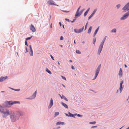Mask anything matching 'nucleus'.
<instances>
[{
	"instance_id": "1",
	"label": "nucleus",
	"mask_w": 129,
	"mask_h": 129,
	"mask_svg": "<svg viewBox=\"0 0 129 129\" xmlns=\"http://www.w3.org/2000/svg\"><path fill=\"white\" fill-rule=\"evenodd\" d=\"M24 114V113L19 111L14 112L12 111L10 114V118L12 122H15L19 118L20 116Z\"/></svg>"
},
{
	"instance_id": "2",
	"label": "nucleus",
	"mask_w": 129,
	"mask_h": 129,
	"mask_svg": "<svg viewBox=\"0 0 129 129\" xmlns=\"http://www.w3.org/2000/svg\"><path fill=\"white\" fill-rule=\"evenodd\" d=\"M106 36H105V38L103 40L100 45L98 52V54L99 55L100 54V53L102 51L104 42L106 40Z\"/></svg>"
},
{
	"instance_id": "3",
	"label": "nucleus",
	"mask_w": 129,
	"mask_h": 129,
	"mask_svg": "<svg viewBox=\"0 0 129 129\" xmlns=\"http://www.w3.org/2000/svg\"><path fill=\"white\" fill-rule=\"evenodd\" d=\"M1 113L3 114V117L4 118H6L10 114L9 111L7 110H3Z\"/></svg>"
},
{
	"instance_id": "4",
	"label": "nucleus",
	"mask_w": 129,
	"mask_h": 129,
	"mask_svg": "<svg viewBox=\"0 0 129 129\" xmlns=\"http://www.w3.org/2000/svg\"><path fill=\"white\" fill-rule=\"evenodd\" d=\"M101 64H100L99 66H98V67L97 68V69L95 71V77L93 79H92V80H94L97 77L100 71L101 67Z\"/></svg>"
},
{
	"instance_id": "5",
	"label": "nucleus",
	"mask_w": 129,
	"mask_h": 129,
	"mask_svg": "<svg viewBox=\"0 0 129 129\" xmlns=\"http://www.w3.org/2000/svg\"><path fill=\"white\" fill-rule=\"evenodd\" d=\"M7 103L8 105H13L14 104H16V103H20V102L19 101H7Z\"/></svg>"
},
{
	"instance_id": "6",
	"label": "nucleus",
	"mask_w": 129,
	"mask_h": 129,
	"mask_svg": "<svg viewBox=\"0 0 129 129\" xmlns=\"http://www.w3.org/2000/svg\"><path fill=\"white\" fill-rule=\"evenodd\" d=\"M129 15V11L128 12L124 14L122 17L120 18V19L121 20H123L126 18L128 17Z\"/></svg>"
},
{
	"instance_id": "7",
	"label": "nucleus",
	"mask_w": 129,
	"mask_h": 129,
	"mask_svg": "<svg viewBox=\"0 0 129 129\" xmlns=\"http://www.w3.org/2000/svg\"><path fill=\"white\" fill-rule=\"evenodd\" d=\"M84 27L83 26L82 29H75L74 30V31L76 33H79L82 32L83 30Z\"/></svg>"
},
{
	"instance_id": "8",
	"label": "nucleus",
	"mask_w": 129,
	"mask_h": 129,
	"mask_svg": "<svg viewBox=\"0 0 129 129\" xmlns=\"http://www.w3.org/2000/svg\"><path fill=\"white\" fill-rule=\"evenodd\" d=\"M122 10L124 11L129 10V3L127 4L122 8Z\"/></svg>"
},
{
	"instance_id": "9",
	"label": "nucleus",
	"mask_w": 129,
	"mask_h": 129,
	"mask_svg": "<svg viewBox=\"0 0 129 129\" xmlns=\"http://www.w3.org/2000/svg\"><path fill=\"white\" fill-rule=\"evenodd\" d=\"M47 4L48 5H56L54 3V2L52 1H48L47 2Z\"/></svg>"
},
{
	"instance_id": "10",
	"label": "nucleus",
	"mask_w": 129,
	"mask_h": 129,
	"mask_svg": "<svg viewBox=\"0 0 129 129\" xmlns=\"http://www.w3.org/2000/svg\"><path fill=\"white\" fill-rule=\"evenodd\" d=\"M81 6H80L78 8L77 11L76 12V14L75 15V17H78L79 16L81 15V14H79V10L81 8Z\"/></svg>"
},
{
	"instance_id": "11",
	"label": "nucleus",
	"mask_w": 129,
	"mask_h": 129,
	"mask_svg": "<svg viewBox=\"0 0 129 129\" xmlns=\"http://www.w3.org/2000/svg\"><path fill=\"white\" fill-rule=\"evenodd\" d=\"M30 29L33 32H35L36 31L35 28L32 24H31L30 25Z\"/></svg>"
},
{
	"instance_id": "12",
	"label": "nucleus",
	"mask_w": 129,
	"mask_h": 129,
	"mask_svg": "<svg viewBox=\"0 0 129 129\" xmlns=\"http://www.w3.org/2000/svg\"><path fill=\"white\" fill-rule=\"evenodd\" d=\"M7 76H5V77H2L0 78V82H2L3 81H4L5 79L7 78Z\"/></svg>"
},
{
	"instance_id": "13",
	"label": "nucleus",
	"mask_w": 129,
	"mask_h": 129,
	"mask_svg": "<svg viewBox=\"0 0 129 129\" xmlns=\"http://www.w3.org/2000/svg\"><path fill=\"white\" fill-rule=\"evenodd\" d=\"M53 104V99L52 98H51L50 101V104L49 105L48 107L49 108H51V107L52 106Z\"/></svg>"
},
{
	"instance_id": "14",
	"label": "nucleus",
	"mask_w": 129,
	"mask_h": 129,
	"mask_svg": "<svg viewBox=\"0 0 129 129\" xmlns=\"http://www.w3.org/2000/svg\"><path fill=\"white\" fill-rule=\"evenodd\" d=\"M123 83V81H121L120 82V90L121 91V92L123 89V87H122V84Z\"/></svg>"
},
{
	"instance_id": "15",
	"label": "nucleus",
	"mask_w": 129,
	"mask_h": 129,
	"mask_svg": "<svg viewBox=\"0 0 129 129\" xmlns=\"http://www.w3.org/2000/svg\"><path fill=\"white\" fill-rule=\"evenodd\" d=\"M59 95L60 96L61 99H63L66 101H68V99H67V98H66L65 96H64L63 95H62V96L60 94H59Z\"/></svg>"
},
{
	"instance_id": "16",
	"label": "nucleus",
	"mask_w": 129,
	"mask_h": 129,
	"mask_svg": "<svg viewBox=\"0 0 129 129\" xmlns=\"http://www.w3.org/2000/svg\"><path fill=\"white\" fill-rule=\"evenodd\" d=\"M99 26H98V27L97 28V29L95 30V31L94 33V35H93L94 37H95V35L96 34L98 31V30L99 29Z\"/></svg>"
},
{
	"instance_id": "17",
	"label": "nucleus",
	"mask_w": 129,
	"mask_h": 129,
	"mask_svg": "<svg viewBox=\"0 0 129 129\" xmlns=\"http://www.w3.org/2000/svg\"><path fill=\"white\" fill-rule=\"evenodd\" d=\"M36 93H37V90H36L35 92L33 94V95H32V99H34L35 98L36 96Z\"/></svg>"
},
{
	"instance_id": "18",
	"label": "nucleus",
	"mask_w": 129,
	"mask_h": 129,
	"mask_svg": "<svg viewBox=\"0 0 129 129\" xmlns=\"http://www.w3.org/2000/svg\"><path fill=\"white\" fill-rule=\"evenodd\" d=\"M62 105L65 107L67 108H68V107L67 105L65 104V103H63L62 102L61 103Z\"/></svg>"
},
{
	"instance_id": "19",
	"label": "nucleus",
	"mask_w": 129,
	"mask_h": 129,
	"mask_svg": "<svg viewBox=\"0 0 129 129\" xmlns=\"http://www.w3.org/2000/svg\"><path fill=\"white\" fill-rule=\"evenodd\" d=\"M92 27L91 26H90L88 30V32H87V33L88 34H90V33H91V29H92Z\"/></svg>"
},
{
	"instance_id": "20",
	"label": "nucleus",
	"mask_w": 129,
	"mask_h": 129,
	"mask_svg": "<svg viewBox=\"0 0 129 129\" xmlns=\"http://www.w3.org/2000/svg\"><path fill=\"white\" fill-rule=\"evenodd\" d=\"M122 70L121 68L120 69L119 71V75L120 76H122Z\"/></svg>"
},
{
	"instance_id": "21",
	"label": "nucleus",
	"mask_w": 129,
	"mask_h": 129,
	"mask_svg": "<svg viewBox=\"0 0 129 129\" xmlns=\"http://www.w3.org/2000/svg\"><path fill=\"white\" fill-rule=\"evenodd\" d=\"M90 8L88 9L85 12L84 14V16H85L88 13L89 10Z\"/></svg>"
},
{
	"instance_id": "22",
	"label": "nucleus",
	"mask_w": 129,
	"mask_h": 129,
	"mask_svg": "<svg viewBox=\"0 0 129 129\" xmlns=\"http://www.w3.org/2000/svg\"><path fill=\"white\" fill-rule=\"evenodd\" d=\"M64 122H58L56 123L57 125L63 124Z\"/></svg>"
},
{
	"instance_id": "23",
	"label": "nucleus",
	"mask_w": 129,
	"mask_h": 129,
	"mask_svg": "<svg viewBox=\"0 0 129 129\" xmlns=\"http://www.w3.org/2000/svg\"><path fill=\"white\" fill-rule=\"evenodd\" d=\"M46 71L49 73L50 74H51L52 73H51V72L49 70H48L47 68L46 69Z\"/></svg>"
},
{
	"instance_id": "24",
	"label": "nucleus",
	"mask_w": 129,
	"mask_h": 129,
	"mask_svg": "<svg viewBox=\"0 0 129 129\" xmlns=\"http://www.w3.org/2000/svg\"><path fill=\"white\" fill-rule=\"evenodd\" d=\"M4 110L3 109V107L2 106H0V112H2V111Z\"/></svg>"
},
{
	"instance_id": "25",
	"label": "nucleus",
	"mask_w": 129,
	"mask_h": 129,
	"mask_svg": "<svg viewBox=\"0 0 129 129\" xmlns=\"http://www.w3.org/2000/svg\"><path fill=\"white\" fill-rule=\"evenodd\" d=\"M116 29L115 28L113 29L111 31V32L112 33H115L116 31Z\"/></svg>"
},
{
	"instance_id": "26",
	"label": "nucleus",
	"mask_w": 129,
	"mask_h": 129,
	"mask_svg": "<svg viewBox=\"0 0 129 129\" xmlns=\"http://www.w3.org/2000/svg\"><path fill=\"white\" fill-rule=\"evenodd\" d=\"M30 55L31 56H33V52L32 50H30Z\"/></svg>"
},
{
	"instance_id": "27",
	"label": "nucleus",
	"mask_w": 129,
	"mask_h": 129,
	"mask_svg": "<svg viewBox=\"0 0 129 129\" xmlns=\"http://www.w3.org/2000/svg\"><path fill=\"white\" fill-rule=\"evenodd\" d=\"M96 41V38H94L93 40V44H94Z\"/></svg>"
},
{
	"instance_id": "28",
	"label": "nucleus",
	"mask_w": 129,
	"mask_h": 129,
	"mask_svg": "<svg viewBox=\"0 0 129 129\" xmlns=\"http://www.w3.org/2000/svg\"><path fill=\"white\" fill-rule=\"evenodd\" d=\"M96 11V9H95L94 11H93V13H92V14L93 15L95 13Z\"/></svg>"
},
{
	"instance_id": "29",
	"label": "nucleus",
	"mask_w": 129,
	"mask_h": 129,
	"mask_svg": "<svg viewBox=\"0 0 129 129\" xmlns=\"http://www.w3.org/2000/svg\"><path fill=\"white\" fill-rule=\"evenodd\" d=\"M96 122L95 121H93L90 122V124H94L96 123Z\"/></svg>"
},
{
	"instance_id": "30",
	"label": "nucleus",
	"mask_w": 129,
	"mask_h": 129,
	"mask_svg": "<svg viewBox=\"0 0 129 129\" xmlns=\"http://www.w3.org/2000/svg\"><path fill=\"white\" fill-rule=\"evenodd\" d=\"M76 52L78 54H81V52H80V51L79 50H76Z\"/></svg>"
},
{
	"instance_id": "31",
	"label": "nucleus",
	"mask_w": 129,
	"mask_h": 129,
	"mask_svg": "<svg viewBox=\"0 0 129 129\" xmlns=\"http://www.w3.org/2000/svg\"><path fill=\"white\" fill-rule=\"evenodd\" d=\"M93 15L92 14L90 15V16H89L88 17V19H89L91 17H92Z\"/></svg>"
},
{
	"instance_id": "32",
	"label": "nucleus",
	"mask_w": 129,
	"mask_h": 129,
	"mask_svg": "<svg viewBox=\"0 0 129 129\" xmlns=\"http://www.w3.org/2000/svg\"><path fill=\"white\" fill-rule=\"evenodd\" d=\"M31 37H28L26 38L25 39V40L26 41H27L28 40H29L30 39Z\"/></svg>"
},
{
	"instance_id": "33",
	"label": "nucleus",
	"mask_w": 129,
	"mask_h": 129,
	"mask_svg": "<svg viewBox=\"0 0 129 129\" xmlns=\"http://www.w3.org/2000/svg\"><path fill=\"white\" fill-rule=\"evenodd\" d=\"M59 113L58 112H56L55 113V116L58 115L59 114Z\"/></svg>"
},
{
	"instance_id": "34",
	"label": "nucleus",
	"mask_w": 129,
	"mask_h": 129,
	"mask_svg": "<svg viewBox=\"0 0 129 129\" xmlns=\"http://www.w3.org/2000/svg\"><path fill=\"white\" fill-rule=\"evenodd\" d=\"M87 24H88V22H87L85 25V29L84 30H85L86 29Z\"/></svg>"
},
{
	"instance_id": "35",
	"label": "nucleus",
	"mask_w": 129,
	"mask_h": 129,
	"mask_svg": "<svg viewBox=\"0 0 129 129\" xmlns=\"http://www.w3.org/2000/svg\"><path fill=\"white\" fill-rule=\"evenodd\" d=\"M68 113L69 114V116L72 117V116H73V114L71 113L70 112H69Z\"/></svg>"
},
{
	"instance_id": "36",
	"label": "nucleus",
	"mask_w": 129,
	"mask_h": 129,
	"mask_svg": "<svg viewBox=\"0 0 129 129\" xmlns=\"http://www.w3.org/2000/svg\"><path fill=\"white\" fill-rule=\"evenodd\" d=\"M120 4L118 5H117L116 6V7H117L118 9L120 7Z\"/></svg>"
},
{
	"instance_id": "37",
	"label": "nucleus",
	"mask_w": 129,
	"mask_h": 129,
	"mask_svg": "<svg viewBox=\"0 0 129 129\" xmlns=\"http://www.w3.org/2000/svg\"><path fill=\"white\" fill-rule=\"evenodd\" d=\"M61 77H62V79H63L65 80H66V78L65 77L63 76H61Z\"/></svg>"
},
{
	"instance_id": "38",
	"label": "nucleus",
	"mask_w": 129,
	"mask_h": 129,
	"mask_svg": "<svg viewBox=\"0 0 129 129\" xmlns=\"http://www.w3.org/2000/svg\"><path fill=\"white\" fill-rule=\"evenodd\" d=\"M60 39L61 40H63V37L62 36H61L60 38Z\"/></svg>"
},
{
	"instance_id": "39",
	"label": "nucleus",
	"mask_w": 129,
	"mask_h": 129,
	"mask_svg": "<svg viewBox=\"0 0 129 129\" xmlns=\"http://www.w3.org/2000/svg\"><path fill=\"white\" fill-rule=\"evenodd\" d=\"M77 116L78 117H82V115H80L79 114H78L77 115Z\"/></svg>"
},
{
	"instance_id": "40",
	"label": "nucleus",
	"mask_w": 129,
	"mask_h": 129,
	"mask_svg": "<svg viewBox=\"0 0 129 129\" xmlns=\"http://www.w3.org/2000/svg\"><path fill=\"white\" fill-rule=\"evenodd\" d=\"M62 11L63 12H67V13L68 12H69V11H64V10H62Z\"/></svg>"
},
{
	"instance_id": "41",
	"label": "nucleus",
	"mask_w": 129,
	"mask_h": 129,
	"mask_svg": "<svg viewBox=\"0 0 129 129\" xmlns=\"http://www.w3.org/2000/svg\"><path fill=\"white\" fill-rule=\"evenodd\" d=\"M26 41H25V45H27V46H28V45H27V42H26Z\"/></svg>"
},
{
	"instance_id": "42",
	"label": "nucleus",
	"mask_w": 129,
	"mask_h": 129,
	"mask_svg": "<svg viewBox=\"0 0 129 129\" xmlns=\"http://www.w3.org/2000/svg\"><path fill=\"white\" fill-rule=\"evenodd\" d=\"M29 48H30V50H32L31 47V45H29Z\"/></svg>"
},
{
	"instance_id": "43",
	"label": "nucleus",
	"mask_w": 129,
	"mask_h": 129,
	"mask_svg": "<svg viewBox=\"0 0 129 129\" xmlns=\"http://www.w3.org/2000/svg\"><path fill=\"white\" fill-rule=\"evenodd\" d=\"M76 114H73V116H72V117H75V116H76Z\"/></svg>"
},
{
	"instance_id": "44",
	"label": "nucleus",
	"mask_w": 129,
	"mask_h": 129,
	"mask_svg": "<svg viewBox=\"0 0 129 129\" xmlns=\"http://www.w3.org/2000/svg\"><path fill=\"white\" fill-rule=\"evenodd\" d=\"M72 68L73 69H75V68H74V66H72Z\"/></svg>"
},
{
	"instance_id": "45",
	"label": "nucleus",
	"mask_w": 129,
	"mask_h": 129,
	"mask_svg": "<svg viewBox=\"0 0 129 129\" xmlns=\"http://www.w3.org/2000/svg\"><path fill=\"white\" fill-rule=\"evenodd\" d=\"M51 58H52V59L53 60H54V58H53V57L52 56V55H51Z\"/></svg>"
},
{
	"instance_id": "46",
	"label": "nucleus",
	"mask_w": 129,
	"mask_h": 129,
	"mask_svg": "<svg viewBox=\"0 0 129 129\" xmlns=\"http://www.w3.org/2000/svg\"><path fill=\"white\" fill-rule=\"evenodd\" d=\"M65 20H67V21H69V19H67V18H66L65 19Z\"/></svg>"
},
{
	"instance_id": "47",
	"label": "nucleus",
	"mask_w": 129,
	"mask_h": 129,
	"mask_svg": "<svg viewBox=\"0 0 129 129\" xmlns=\"http://www.w3.org/2000/svg\"><path fill=\"white\" fill-rule=\"evenodd\" d=\"M26 51L25 52H27L28 51H27V48H26Z\"/></svg>"
},
{
	"instance_id": "48",
	"label": "nucleus",
	"mask_w": 129,
	"mask_h": 129,
	"mask_svg": "<svg viewBox=\"0 0 129 129\" xmlns=\"http://www.w3.org/2000/svg\"><path fill=\"white\" fill-rule=\"evenodd\" d=\"M83 12V11H81L80 12V13H79V14H81L82 13V12Z\"/></svg>"
},
{
	"instance_id": "49",
	"label": "nucleus",
	"mask_w": 129,
	"mask_h": 129,
	"mask_svg": "<svg viewBox=\"0 0 129 129\" xmlns=\"http://www.w3.org/2000/svg\"><path fill=\"white\" fill-rule=\"evenodd\" d=\"M59 23L60 26H61V23L60 22H59Z\"/></svg>"
},
{
	"instance_id": "50",
	"label": "nucleus",
	"mask_w": 129,
	"mask_h": 129,
	"mask_svg": "<svg viewBox=\"0 0 129 129\" xmlns=\"http://www.w3.org/2000/svg\"><path fill=\"white\" fill-rule=\"evenodd\" d=\"M66 116H69V115L67 114H65Z\"/></svg>"
},
{
	"instance_id": "51",
	"label": "nucleus",
	"mask_w": 129,
	"mask_h": 129,
	"mask_svg": "<svg viewBox=\"0 0 129 129\" xmlns=\"http://www.w3.org/2000/svg\"><path fill=\"white\" fill-rule=\"evenodd\" d=\"M69 62H72V61L71 60H69Z\"/></svg>"
},
{
	"instance_id": "52",
	"label": "nucleus",
	"mask_w": 129,
	"mask_h": 129,
	"mask_svg": "<svg viewBox=\"0 0 129 129\" xmlns=\"http://www.w3.org/2000/svg\"><path fill=\"white\" fill-rule=\"evenodd\" d=\"M75 20V19H74L73 20V21H72V22H74Z\"/></svg>"
},
{
	"instance_id": "53",
	"label": "nucleus",
	"mask_w": 129,
	"mask_h": 129,
	"mask_svg": "<svg viewBox=\"0 0 129 129\" xmlns=\"http://www.w3.org/2000/svg\"><path fill=\"white\" fill-rule=\"evenodd\" d=\"M124 66L125 68H126L127 67V66L125 64H124Z\"/></svg>"
},
{
	"instance_id": "54",
	"label": "nucleus",
	"mask_w": 129,
	"mask_h": 129,
	"mask_svg": "<svg viewBox=\"0 0 129 129\" xmlns=\"http://www.w3.org/2000/svg\"><path fill=\"white\" fill-rule=\"evenodd\" d=\"M16 90L17 91H19V89H17L16 90Z\"/></svg>"
},
{
	"instance_id": "55",
	"label": "nucleus",
	"mask_w": 129,
	"mask_h": 129,
	"mask_svg": "<svg viewBox=\"0 0 129 129\" xmlns=\"http://www.w3.org/2000/svg\"><path fill=\"white\" fill-rule=\"evenodd\" d=\"M62 85L63 86V87H65V85H63V84H62Z\"/></svg>"
},
{
	"instance_id": "56",
	"label": "nucleus",
	"mask_w": 129,
	"mask_h": 129,
	"mask_svg": "<svg viewBox=\"0 0 129 129\" xmlns=\"http://www.w3.org/2000/svg\"><path fill=\"white\" fill-rule=\"evenodd\" d=\"M74 44H76L75 40L74 41Z\"/></svg>"
},
{
	"instance_id": "57",
	"label": "nucleus",
	"mask_w": 129,
	"mask_h": 129,
	"mask_svg": "<svg viewBox=\"0 0 129 129\" xmlns=\"http://www.w3.org/2000/svg\"><path fill=\"white\" fill-rule=\"evenodd\" d=\"M50 27L51 28L52 27V24H51L50 25Z\"/></svg>"
},
{
	"instance_id": "58",
	"label": "nucleus",
	"mask_w": 129,
	"mask_h": 129,
	"mask_svg": "<svg viewBox=\"0 0 129 129\" xmlns=\"http://www.w3.org/2000/svg\"><path fill=\"white\" fill-rule=\"evenodd\" d=\"M60 46L61 47H62V45H60Z\"/></svg>"
},
{
	"instance_id": "59",
	"label": "nucleus",
	"mask_w": 129,
	"mask_h": 129,
	"mask_svg": "<svg viewBox=\"0 0 129 129\" xmlns=\"http://www.w3.org/2000/svg\"><path fill=\"white\" fill-rule=\"evenodd\" d=\"M58 65H60V63H59V62H58Z\"/></svg>"
},
{
	"instance_id": "60",
	"label": "nucleus",
	"mask_w": 129,
	"mask_h": 129,
	"mask_svg": "<svg viewBox=\"0 0 129 129\" xmlns=\"http://www.w3.org/2000/svg\"><path fill=\"white\" fill-rule=\"evenodd\" d=\"M126 129H129V127L127 128Z\"/></svg>"
},
{
	"instance_id": "61",
	"label": "nucleus",
	"mask_w": 129,
	"mask_h": 129,
	"mask_svg": "<svg viewBox=\"0 0 129 129\" xmlns=\"http://www.w3.org/2000/svg\"><path fill=\"white\" fill-rule=\"evenodd\" d=\"M63 28H64V26L63 25Z\"/></svg>"
},
{
	"instance_id": "62",
	"label": "nucleus",
	"mask_w": 129,
	"mask_h": 129,
	"mask_svg": "<svg viewBox=\"0 0 129 129\" xmlns=\"http://www.w3.org/2000/svg\"><path fill=\"white\" fill-rule=\"evenodd\" d=\"M82 43H84V42L83 41L82 42Z\"/></svg>"
},
{
	"instance_id": "63",
	"label": "nucleus",
	"mask_w": 129,
	"mask_h": 129,
	"mask_svg": "<svg viewBox=\"0 0 129 129\" xmlns=\"http://www.w3.org/2000/svg\"><path fill=\"white\" fill-rule=\"evenodd\" d=\"M2 92H4V91H2Z\"/></svg>"
},
{
	"instance_id": "64",
	"label": "nucleus",
	"mask_w": 129,
	"mask_h": 129,
	"mask_svg": "<svg viewBox=\"0 0 129 129\" xmlns=\"http://www.w3.org/2000/svg\"><path fill=\"white\" fill-rule=\"evenodd\" d=\"M60 128V127H58V128Z\"/></svg>"
}]
</instances>
